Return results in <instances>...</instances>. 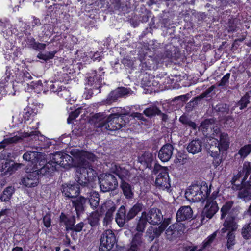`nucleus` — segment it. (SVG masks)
I'll use <instances>...</instances> for the list:
<instances>
[{
	"label": "nucleus",
	"instance_id": "26",
	"mask_svg": "<svg viewBox=\"0 0 251 251\" xmlns=\"http://www.w3.org/2000/svg\"><path fill=\"white\" fill-rule=\"evenodd\" d=\"M162 233L158 227H154L150 226L147 230L146 236L150 241H152L155 238L159 237Z\"/></svg>",
	"mask_w": 251,
	"mask_h": 251
},
{
	"label": "nucleus",
	"instance_id": "1",
	"mask_svg": "<svg viewBox=\"0 0 251 251\" xmlns=\"http://www.w3.org/2000/svg\"><path fill=\"white\" fill-rule=\"evenodd\" d=\"M23 158L29 162L25 167L27 173L21 180L22 184L26 187H34L39 183L40 175L51 174L54 171V167L50 163L46 164L45 154L37 151H28L24 154Z\"/></svg>",
	"mask_w": 251,
	"mask_h": 251
},
{
	"label": "nucleus",
	"instance_id": "42",
	"mask_svg": "<svg viewBox=\"0 0 251 251\" xmlns=\"http://www.w3.org/2000/svg\"><path fill=\"white\" fill-rule=\"evenodd\" d=\"M153 78L151 75H145L142 79V84L145 87H151L155 84L152 80Z\"/></svg>",
	"mask_w": 251,
	"mask_h": 251
},
{
	"label": "nucleus",
	"instance_id": "51",
	"mask_svg": "<svg viewBox=\"0 0 251 251\" xmlns=\"http://www.w3.org/2000/svg\"><path fill=\"white\" fill-rule=\"evenodd\" d=\"M104 207L108 208L106 213V215H108L112 217L113 213L116 210V207L113 203L112 202H108L105 204Z\"/></svg>",
	"mask_w": 251,
	"mask_h": 251
},
{
	"label": "nucleus",
	"instance_id": "8",
	"mask_svg": "<svg viewBox=\"0 0 251 251\" xmlns=\"http://www.w3.org/2000/svg\"><path fill=\"white\" fill-rule=\"evenodd\" d=\"M218 191L216 190L214 191L211 196L206 198V204L203 208L201 213V222H203L205 218L208 219H211L216 214L219 209L218 204L215 201L217 197Z\"/></svg>",
	"mask_w": 251,
	"mask_h": 251
},
{
	"label": "nucleus",
	"instance_id": "40",
	"mask_svg": "<svg viewBox=\"0 0 251 251\" xmlns=\"http://www.w3.org/2000/svg\"><path fill=\"white\" fill-rule=\"evenodd\" d=\"M242 235L246 239L251 238V222L244 226L242 228Z\"/></svg>",
	"mask_w": 251,
	"mask_h": 251
},
{
	"label": "nucleus",
	"instance_id": "54",
	"mask_svg": "<svg viewBox=\"0 0 251 251\" xmlns=\"http://www.w3.org/2000/svg\"><path fill=\"white\" fill-rule=\"evenodd\" d=\"M215 109L219 112L222 113H226L227 112L228 110V107L226 104H219L216 106Z\"/></svg>",
	"mask_w": 251,
	"mask_h": 251
},
{
	"label": "nucleus",
	"instance_id": "15",
	"mask_svg": "<svg viewBox=\"0 0 251 251\" xmlns=\"http://www.w3.org/2000/svg\"><path fill=\"white\" fill-rule=\"evenodd\" d=\"M131 93L129 88L124 87H119L111 91L104 101L106 104H111L115 102L119 98L125 97Z\"/></svg>",
	"mask_w": 251,
	"mask_h": 251
},
{
	"label": "nucleus",
	"instance_id": "38",
	"mask_svg": "<svg viewBox=\"0 0 251 251\" xmlns=\"http://www.w3.org/2000/svg\"><path fill=\"white\" fill-rule=\"evenodd\" d=\"M251 151V144L245 145L241 147L239 150L238 154L240 156L241 158H246Z\"/></svg>",
	"mask_w": 251,
	"mask_h": 251
},
{
	"label": "nucleus",
	"instance_id": "14",
	"mask_svg": "<svg viewBox=\"0 0 251 251\" xmlns=\"http://www.w3.org/2000/svg\"><path fill=\"white\" fill-rule=\"evenodd\" d=\"M103 77L101 74H98L97 72L93 73L91 76L87 77L86 82V86H88L86 89L92 90L93 92L95 91L96 93H100V90L98 92L99 88L100 87L102 80Z\"/></svg>",
	"mask_w": 251,
	"mask_h": 251
},
{
	"label": "nucleus",
	"instance_id": "13",
	"mask_svg": "<svg viewBox=\"0 0 251 251\" xmlns=\"http://www.w3.org/2000/svg\"><path fill=\"white\" fill-rule=\"evenodd\" d=\"M115 234L111 230H105L102 234L99 247L100 251H109L116 243Z\"/></svg>",
	"mask_w": 251,
	"mask_h": 251
},
{
	"label": "nucleus",
	"instance_id": "19",
	"mask_svg": "<svg viewBox=\"0 0 251 251\" xmlns=\"http://www.w3.org/2000/svg\"><path fill=\"white\" fill-rule=\"evenodd\" d=\"M193 216V210L189 206H181L177 211L176 214V219L177 222H181L190 220Z\"/></svg>",
	"mask_w": 251,
	"mask_h": 251
},
{
	"label": "nucleus",
	"instance_id": "60",
	"mask_svg": "<svg viewBox=\"0 0 251 251\" xmlns=\"http://www.w3.org/2000/svg\"><path fill=\"white\" fill-rule=\"evenodd\" d=\"M62 86H59V82H55L54 83H52L50 86V90L53 92L58 93L59 92V89Z\"/></svg>",
	"mask_w": 251,
	"mask_h": 251
},
{
	"label": "nucleus",
	"instance_id": "5",
	"mask_svg": "<svg viewBox=\"0 0 251 251\" xmlns=\"http://www.w3.org/2000/svg\"><path fill=\"white\" fill-rule=\"evenodd\" d=\"M162 218V213L158 209L152 208L148 212H143L137 224L136 230L143 232L147 223L153 225H158L161 223Z\"/></svg>",
	"mask_w": 251,
	"mask_h": 251
},
{
	"label": "nucleus",
	"instance_id": "56",
	"mask_svg": "<svg viewBox=\"0 0 251 251\" xmlns=\"http://www.w3.org/2000/svg\"><path fill=\"white\" fill-rule=\"evenodd\" d=\"M215 88V87L214 85H212L211 87L208 88L205 91H204V92L201 93L200 95L199 98L197 97L196 99H201V98H203L205 97L206 96L209 95L210 94V93H211L214 90Z\"/></svg>",
	"mask_w": 251,
	"mask_h": 251
},
{
	"label": "nucleus",
	"instance_id": "6",
	"mask_svg": "<svg viewBox=\"0 0 251 251\" xmlns=\"http://www.w3.org/2000/svg\"><path fill=\"white\" fill-rule=\"evenodd\" d=\"M210 188L205 183L203 185L194 184L190 186L185 195L186 199L193 202L203 201L209 195Z\"/></svg>",
	"mask_w": 251,
	"mask_h": 251
},
{
	"label": "nucleus",
	"instance_id": "49",
	"mask_svg": "<svg viewBox=\"0 0 251 251\" xmlns=\"http://www.w3.org/2000/svg\"><path fill=\"white\" fill-rule=\"evenodd\" d=\"M250 103L249 98L247 97H243L238 103L240 110H242L247 107L248 104Z\"/></svg>",
	"mask_w": 251,
	"mask_h": 251
},
{
	"label": "nucleus",
	"instance_id": "50",
	"mask_svg": "<svg viewBox=\"0 0 251 251\" xmlns=\"http://www.w3.org/2000/svg\"><path fill=\"white\" fill-rule=\"evenodd\" d=\"M179 121L183 125L187 126H196L194 122H191L186 115H183L179 118Z\"/></svg>",
	"mask_w": 251,
	"mask_h": 251
},
{
	"label": "nucleus",
	"instance_id": "9",
	"mask_svg": "<svg viewBox=\"0 0 251 251\" xmlns=\"http://www.w3.org/2000/svg\"><path fill=\"white\" fill-rule=\"evenodd\" d=\"M224 226L221 229L222 233H224L227 230L229 231L227 235L226 246L228 249L230 250L236 243L235 236L233 231L237 229V225L233 217L227 216L224 223Z\"/></svg>",
	"mask_w": 251,
	"mask_h": 251
},
{
	"label": "nucleus",
	"instance_id": "48",
	"mask_svg": "<svg viewBox=\"0 0 251 251\" xmlns=\"http://www.w3.org/2000/svg\"><path fill=\"white\" fill-rule=\"evenodd\" d=\"M208 152L210 155L213 157L212 163L213 166L215 168L217 167L222 162V159L221 157L220 156V154H219L218 155L214 156V155H212V154L213 153L210 151L208 150Z\"/></svg>",
	"mask_w": 251,
	"mask_h": 251
},
{
	"label": "nucleus",
	"instance_id": "37",
	"mask_svg": "<svg viewBox=\"0 0 251 251\" xmlns=\"http://www.w3.org/2000/svg\"><path fill=\"white\" fill-rule=\"evenodd\" d=\"M161 111L154 106H150L147 108L144 111V113L148 117H152L156 115H159Z\"/></svg>",
	"mask_w": 251,
	"mask_h": 251
},
{
	"label": "nucleus",
	"instance_id": "22",
	"mask_svg": "<svg viewBox=\"0 0 251 251\" xmlns=\"http://www.w3.org/2000/svg\"><path fill=\"white\" fill-rule=\"evenodd\" d=\"M203 147L202 143L199 140H192L187 146V149L189 153L193 154L201 151Z\"/></svg>",
	"mask_w": 251,
	"mask_h": 251
},
{
	"label": "nucleus",
	"instance_id": "27",
	"mask_svg": "<svg viewBox=\"0 0 251 251\" xmlns=\"http://www.w3.org/2000/svg\"><path fill=\"white\" fill-rule=\"evenodd\" d=\"M25 137H31L32 140L36 141H39L41 142L47 141V142H48L47 138L44 135H41L38 131H31L30 133H25Z\"/></svg>",
	"mask_w": 251,
	"mask_h": 251
},
{
	"label": "nucleus",
	"instance_id": "17",
	"mask_svg": "<svg viewBox=\"0 0 251 251\" xmlns=\"http://www.w3.org/2000/svg\"><path fill=\"white\" fill-rule=\"evenodd\" d=\"M62 192L66 197L73 198L76 197L79 194V187L78 184L65 183L62 185Z\"/></svg>",
	"mask_w": 251,
	"mask_h": 251
},
{
	"label": "nucleus",
	"instance_id": "46",
	"mask_svg": "<svg viewBox=\"0 0 251 251\" xmlns=\"http://www.w3.org/2000/svg\"><path fill=\"white\" fill-rule=\"evenodd\" d=\"M58 95L63 98L68 100L69 99L70 97V92L69 90L66 88L65 87H62L59 89Z\"/></svg>",
	"mask_w": 251,
	"mask_h": 251
},
{
	"label": "nucleus",
	"instance_id": "31",
	"mask_svg": "<svg viewBox=\"0 0 251 251\" xmlns=\"http://www.w3.org/2000/svg\"><path fill=\"white\" fill-rule=\"evenodd\" d=\"M82 108L79 107L75 109L74 111L72 112L67 119V123L68 124H74L75 125L77 123H75V122H76L75 119L79 116V115L82 112Z\"/></svg>",
	"mask_w": 251,
	"mask_h": 251
},
{
	"label": "nucleus",
	"instance_id": "28",
	"mask_svg": "<svg viewBox=\"0 0 251 251\" xmlns=\"http://www.w3.org/2000/svg\"><path fill=\"white\" fill-rule=\"evenodd\" d=\"M143 205L140 203H136L129 211L126 215L127 221L133 219L142 209Z\"/></svg>",
	"mask_w": 251,
	"mask_h": 251
},
{
	"label": "nucleus",
	"instance_id": "41",
	"mask_svg": "<svg viewBox=\"0 0 251 251\" xmlns=\"http://www.w3.org/2000/svg\"><path fill=\"white\" fill-rule=\"evenodd\" d=\"M152 154L149 152H145L141 157L139 158V160L141 163L145 162L147 164H149L152 161Z\"/></svg>",
	"mask_w": 251,
	"mask_h": 251
},
{
	"label": "nucleus",
	"instance_id": "62",
	"mask_svg": "<svg viewBox=\"0 0 251 251\" xmlns=\"http://www.w3.org/2000/svg\"><path fill=\"white\" fill-rule=\"evenodd\" d=\"M46 47V45L43 43H37L33 44V49L35 50H44Z\"/></svg>",
	"mask_w": 251,
	"mask_h": 251
},
{
	"label": "nucleus",
	"instance_id": "47",
	"mask_svg": "<svg viewBox=\"0 0 251 251\" xmlns=\"http://www.w3.org/2000/svg\"><path fill=\"white\" fill-rule=\"evenodd\" d=\"M60 221L65 225L67 227L72 226L74 224V221L69 219L65 214L61 213L60 216Z\"/></svg>",
	"mask_w": 251,
	"mask_h": 251
},
{
	"label": "nucleus",
	"instance_id": "21",
	"mask_svg": "<svg viewBox=\"0 0 251 251\" xmlns=\"http://www.w3.org/2000/svg\"><path fill=\"white\" fill-rule=\"evenodd\" d=\"M180 225L178 223L171 225L165 232L167 238L170 240H173L177 237L180 234Z\"/></svg>",
	"mask_w": 251,
	"mask_h": 251
},
{
	"label": "nucleus",
	"instance_id": "39",
	"mask_svg": "<svg viewBox=\"0 0 251 251\" xmlns=\"http://www.w3.org/2000/svg\"><path fill=\"white\" fill-rule=\"evenodd\" d=\"M239 197L243 198L245 201L251 199V187L247 189H242L240 190L238 194Z\"/></svg>",
	"mask_w": 251,
	"mask_h": 251
},
{
	"label": "nucleus",
	"instance_id": "12",
	"mask_svg": "<svg viewBox=\"0 0 251 251\" xmlns=\"http://www.w3.org/2000/svg\"><path fill=\"white\" fill-rule=\"evenodd\" d=\"M45 161H46L45 160ZM51 162H49L47 163H50L51 166H54L52 164H56L60 165L61 167L67 168L72 165L73 159V158L69 155L63 152H56L53 154L51 157ZM55 170V167H54Z\"/></svg>",
	"mask_w": 251,
	"mask_h": 251
},
{
	"label": "nucleus",
	"instance_id": "64",
	"mask_svg": "<svg viewBox=\"0 0 251 251\" xmlns=\"http://www.w3.org/2000/svg\"><path fill=\"white\" fill-rule=\"evenodd\" d=\"M133 118H136L137 119L140 120L142 121H145L146 119L144 118L143 114L140 113H133L131 115Z\"/></svg>",
	"mask_w": 251,
	"mask_h": 251
},
{
	"label": "nucleus",
	"instance_id": "34",
	"mask_svg": "<svg viewBox=\"0 0 251 251\" xmlns=\"http://www.w3.org/2000/svg\"><path fill=\"white\" fill-rule=\"evenodd\" d=\"M217 235L216 232H214L211 235H209L206 239H205L202 245V249H200L199 250L196 251L195 249H192L190 250V251H201L202 249H205L206 248L209 247L211 246L212 243L213 242L214 240L215 239Z\"/></svg>",
	"mask_w": 251,
	"mask_h": 251
},
{
	"label": "nucleus",
	"instance_id": "10",
	"mask_svg": "<svg viewBox=\"0 0 251 251\" xmlns=\"http://www.w3.org/2000/svg\"><path fill=\"white\" fill-rule=\"evenodd\" d=\"M166 167L155 164L154 171L158 173L155 180L156 186L160 189H168L170 187V180Z\"/></svg>",
	"mask_w": 251,
	"mask_h": 251
},
{
	"label": "nucleus",
	"instance_id": "29",
	"mask_svg": "<svg viewBox=\"0 0 251 251\" xmlns=\"http://www.w3.org/2000/svg\"><path fill=\"white\" fill-rule=\"evenodd\" d=\"M19 166L17 164H11L10 162H6L2 165V171H4V175H10L18 169Z\"/></svg>",
	"mask_w": 251,
	"mask_h": 251
},
{
	"label": "nucleus",
	"instance_id": "25",
	"mask_svg": "<svg viewBox=\"0 0 251 251\" xmlns=\"http://www.w3.org/2000/svg\"><path fill=\"white\" fill-rule=\"evenodd\" d=\"M126 212L125 207L121 206L117 213L116 221L118 225L121 227L124 226L126 221L127 220Z\"/></svg>",
	"mask_w": 251,
	"mask_h": 251
},
{
	"label": "nucleus",
	"instance_id": "43",
	"mask_svg": "<svg viewBox=\"0 0 251 251\" xmlns=\"http://www.w3.org/2000/svg\"><path fill=\"white\" fill-rule=\"evenodd\" d=\"M99 214L97 212H92L88 218L89 224L92 226L98 225L99 222Z\"/></svg>",
	"mask_w": 251,
	"mask_h": 251
},
{
	"label": "nucleus",
	"instance_id": "11",
	"mask_svg": "<svg viewBox=\"0 0 251 251\" xmlns=\"http://www.w3.org/2000/svg\"><path fill=\"white\" fill-rule=\"evenodd\" d=\"M99 181L100 189L103 192L114 190L118 186L115 177L110 174L100 175Z\"/></svg>",
	"mask_w": 251,
	"mask_h": 251
},
{
	"label": "nucleus",
	"instance_id": "33",
	"mask_svg": "<svg viewBox=\"0 0 251 251\" xmlns=\"http://www.w3.org/2000/svg\"><path fill=\"white\" fill-rule=\"evenodd\" d=\"M14 188L10 186L6 188L1 196L0 199L3 201H8L11 199L12 195L14 192Z\"/></svg>",
	"mask_w": 251,
	"mask_h": 251
},
{
	"label": "nucleus",
	"instance_id": "3",
	"mask_svg": "<svg viewBox=\"0 0 251 251\" xmlns=\"http://www.w3.org/2000/svg\"><path fill=\"white\" fill-rule=\"evenodd\" d=\"M76 157L79 158L80 162L75 171V179L78 184L86 186L97 178V175L91 165L87 160L94 162L96 160L95 155L86 151H78Z\"/></svg>",
	"mask_w": 251,
	"mask_h": 251
},
{
	"label": "nucleus",
	"instance_id": "2",
	"mask_svg": "<svg viewBox=\"0 0 251 251\" xmlns=\"http://www.w3.org/2000/svg\"><path fill=\"white\" fill-rule=\"evenodd\" d=\"M205 137L203 141L208 150L216 156L221 151H226L229 147L228 136L226 133H221L219 126H202Z\"/></svg>",
	"mask_w": 251,
	"mask_h": 251
},
{
	"label": "nucleus",
	"instance_id": "53",
	"mask_svg": "<svg viewBox=\"0 0 251 251\" xmlns=\"http://www.w3.org/2000/svg\"><path fill=\"white\" fill-rule=\"evenodd\" d=\"M56 52H49L47 54H39L37 56L38 58L40 59H43L44 60H48L49 59L52 58Z\"/></svg>",
	"mask_w": 251,
	"mask_h": 251
},
{
	"label": "nucleus",
	"instance_id": "20",
	"mask_svg": "<svg viewBox=\"0 0 251 251\" xmlns=\"http://www.w3.org/2000/svg\"><path fill=\"white\" fill-rule=\"evenodd\" d=\"M173 147L170 144L164 145L160 150L158 157L162 162H167L170 160L173 151Z\"/></svg>",
	"mask_w": 251,
	"mask_h": 251
},
{
	"label": "nucleus",
	"instance_id": "59",
	"mask_svg": "<svg viewBox=\"0 0 251 251\" xmlns=\"http://www.w3.org/2000/svg\"><path fill=\"white\" fill-rule=\"evenodd\" d=\"M216 124V120L213 118H210L209 119H205L203 121H202L200 126H209L210 125Z\"/></svg>",
	"mask_w": 251,
	"mask_h": 251
},
{
	"label": "nucleus",
	"instance_id": "4",
	"mask_svg": "<svg viewBox=\"0 0 251 251\" xmlns=\"http://www.w3.org/2000/svg\"><path fill=\"white\" fill-rule=\"evenodd\" d=\"M148 49L144 48L139 53V59L141 61L142 68L148 70H156L160 62L173 60V56L170 50H166L161 56H151L148 55Z\"/></svg>",
	"mask_w": 251,
	"mask_h": 251
},
{
	"label": "nucleus",
	"instance_id": "45",
	"mask_svg": "<svg viewBox=\"0 0 251 251\" xmlns=\"http://www.w3.org/2000/svg\"><path fill=\"white\" fill-rule=\"evenodd\" d=\"M19 140V138L17 136L13 137H9L5 138L2 142L0 143V149L4 148L8 144L13 143L17 142Z\"/></svg>",
	"mask_w": 251,
	"mask_h": 251
},
{
	"label": "nucleus",
	"instance_id": "35",
	"mask_svg": "<svg viewBox=\"0 0 251 251\" xmlns=\"http://www.w3.org/2000/svg\"><path fill=\"white\" fill-rule=\"evenodd\" d=\"M142 244V234L140 233H136L133 237L131 243V248H132V249H135V250L137 251L139 248L140 246H141Z\"/></svg>",
	"mask_w": 251,
	"mask_h": 251
},
{
	"label": "nucleus",
	"instance_id": "58",
	"mask_svg": "<svg viewBox=\"0 0 251 251\" xmlns=\"http://www.w3.org/2000/svg\"><path fill=\"white\" fill-rule=\"evenodd\" d=\"M112 4L115 10H119L123 8V4L121 0H112Z\"/></svg>",
	"mask_w": 251,
	"mask_h": 251
},
{
	"label": "nucleus",
	"instance_id": "44",
	"mask_svg": "<svg viewBox=\"0 0 251 251\" xmlns=\"http://www.w3.org/2000/svg\"><path fill=\"white\" fill-rule=\"evenodd\" d=\"M233 205L232 201H228L221 208V218H224L225 216L228 213Z\"/></svg>",
	"mask_w": 251,
	"mask_h": 251
},
{
	"label": "nucleus",
	"instance_id": "57",
	"mask_svg": "<svg viewBox=\"0 0 251 251\" xmlns=\"http://www.w3.org/2000/svg\"><path fill=\"white\" fill-rule=\"evenodd\" d=\"M43 220L44 225L46 227H50L51 225V217L50 214H47L44 216Z\"/></svg>",
	"mask_w": 251,
	"mask_h": 251
},
{
	"label": "nucleus",
	"instance_id": "32",
	"mask_svg": "<svg viewBox=\"0 0 251 251\" xmlns=\"http://www.w3.org/2000/svg\"><path fill=\"white\" fill-rule=\"evenodd\" d=\"M90 204L93 208L98 207L99 204V195L96 192H91L89 198Z\"/></svg>",
	"mask_w": 251,
	"mask_h": 251
},
{
	"label": "nucleus",
	"instance_id": "18",
	"mask_svg": "<svg viewBox=\"0 0 251 251\" xmlns=\"http://www.w3.org/2000/svg\"><path fill=\"white\" fill-rule=\"evenodd\" d=\"M111 171L118 176L121 180V182L128 180L130 177L129 171L123 165L113 164L111 167Z\"/></svg>",
	"mask_w": 251,
	"mask_h": 251
},
{
	"label": "nucleus",
	"instance_id": "36",
	"mask_svg": "<svg viewBox=\"0 0 251 251\" xmlns=\"http://www.w3.org/2000/svg\"><path fill=\"white\" fill-rule=\"evenodd\" d=\"M244 174V177L242 179L241 183L242 184L246 180L249 175L251 172V163L249 162H245L243 165V168L241 170Z\"/></svg>",
	"mask_w": 251,
	"mask_h": 251
},
{
	"label": "nucleus",
	"instance_id": "52",
	"mask_svg": "<svg viewBox=\"0 0 251 251\" xmlns=\"http://www.w3.org/2000/svg\"><path fill=\"white\" fill-rule=\"evenodd\" d=\"M230 76V74L228 73H226L221 79L220 82L218 83V85L219 86H224L229 81V79Z\"/></svg>",
	"mask_w": 251,
	"mask_h": 251
},
{
	"label": "nucleus",
	"instance_id": "63",
	"mask_svg": "<svg viewBox=\"0 0 251 251\" xmlns=\"http://www.w3.org/2000/svg\"><path fill=\"white\" fill-rule=\"evenodd\" d=\"M84 226L83 222H80L75 226L72 229L75 232H80Z\"/></svg>",
	"mask_w": 251,
	"mask_h": 251
},
{
	"label": "nucleus",
	"instance_id": "55",
	"mask_svg": "<svg viewBox=\"0 0 251 251\" xmlns=\"http://www.w3.org/2000/svg\"><path fill=\"white\" fill-rule=\"evenodd\" d=\"M171 224V219L170 218H166L164 219L160 225L158 227L160 229L162 232L165 230V229L167 227V226Z\"/></svg>",
	"mask_w": 251,
	"mask_h": 251
},
{
	"label": "nucleus",
	"instance_id": "7",
	"mask_svg": "<svg viewBox=\"0 0 251 251\" xmlns=\"http://www.w3.org/2000/svg\"><path fill=\"white\" fill-rule=\"evenodd\" d=\"M104 115L101 113H97L91 117L88 122L91 125L98 126H109L110 125L119 124L118 126H123L124 123H121L124 120V117L119 116L115 114H111L104 119Z\"/></svg>",
	"mask_w": 251,
	"mask_h": 251
},
{
	"label": "nucleus",
	"instance_id": "23",
	"mask_svg": "<svg viewBox=\"0 0 251 251\" xmlns=\"http://www.w3.org/2000/svg\"><path fill=\"white\" fill-rule=\"evenodd\" d=\"M37 111L36 109H33L30 107H27L25 109L24 114L23 116V119L20 124H23L24 125L30 124L31 123L28 122L30 120H32V117L36 114Z\"/></svg>",
	"mask_w": 251,
	"mask_h": 251
},
{
	"label": "nucleus",
	"instance_id": "16",
	"mask_svg": "<svg viewBox=\"0 0 251 251\" xmlns=\"http://www.w3.org/2000/svg\"><path fill=\"white\" fill-rule=\"evenodd\" d=\"M11 74L10 71L7 70L6 71L4 75H3L0 80V87L2 90H0V93L2 95L12 94L14 95L15 92H13V84L11 82H9Z\"/></svg>",
	"mask_w": 251,
	"mask_h": 251
},
{
	"label": "nucleus",
	"instance_id": "24",
	"mask_svg": "<svg viewBox=\"0 0 251 251\" xmlns=\"http://www.w3.org/2000/svg\"><path fill=\"white\" fill-rule=\"evenodd\" d=\"M87 199L83 197H80L72 201L78 216L84 211V205Z\"/></svg>",
	"mask_w": 251,
	"mask_h": 251
},
{
	"label": "nucleus",
	"instance_id": "61",
	"mask_svg": "<svg viewBox=\"0 0 251 251\" xmlns=\"http://www.w3.org/2000/svg\"><path fill=\"white\" fill-rule=\"evenodd\" d=\"M159 115L160 116L163 124L165 125L169 124L168 121L169 120V118L168 115L162 113L161 112Z\"/></svg>",
	"mask_w": 251,
	"mask_h": 251
},
{
	"label": "nucleus",
	"instance_id": "30",
	"mask_svg": "<svg viewBox=\"0 0 251 251\" xmlns=\"http://www.w3.org/2000/svg\"><path fill=\"white\" fill-rule=\"evenodd\" d=\"M121 187L123 190V193L126 198H131L133 197V193L131 186L125 181L122 182Z\"/></svg>",
	"mask_w": 251,
	"mask_h": 251
}]
</instances>
